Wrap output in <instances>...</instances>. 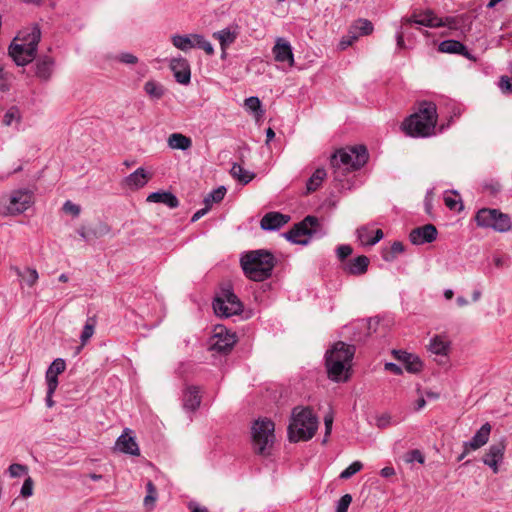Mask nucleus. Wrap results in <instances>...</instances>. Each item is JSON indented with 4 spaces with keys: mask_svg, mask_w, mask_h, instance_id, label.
Listing matches in <instances>:
<instances>
[{
    "mask_svg": "<svg viewBox=\"0 0 512 512\" xmlns=\"http://www.w3.org/2000/svg\"><path fill=\"white\" fill-rule=\"evenodd\" d=\"M437 118L436 105L423 101L419 103L418 110L404 120L402 128L411 137H429L434 134Z\"/></svg>",
    "mask_w": 512,
    "mask_h": 512,
    "instance_id": "f257e3e1",
    "label": "nucleus"
},
{
    "mask_svg": "<svg viewBox=\"0 0 512 512\" xmlns=\"http://www.w3.org/2000/svg\"><path fill=\"white\" fill-rule=\"evenodd\" d=\"M41 30L37 24L22 29L9 47V55L19 66L30 63L37 51Z\"/></svg>",
    "mask_w": 512,
    "mask_h": 512,
    "instance_id": "f03ea898",
    "label": "nucleus"
},
{
    "mask_svg": "<svg viewBox=\"0 0 512 512\" xmlns=\"http://www.w3.org/2000/svg\"><path fill=\"white\" fill-rule=\"evenodd\" d=\"M318 417L309 407H294L287 428L288 440L292 443L312 439L318 429Z\"/></svg>",
    "mask_w": 512,
    "mask_h": 512,
    "instance_id": "7ed1b4c3",
    "label": "nucleus"
},
{
    "mask_svg": "<svg viewBox=\"0 0 512 512\" xmlns=\"http://www.w3.org/2000/svg\"><path fill=\"white\" fill-rule=\"evenodd\" d=\"M367 160L368 152L363 145L337 150L330 159L334 179L342 181L346 173L360 169Z\"/></svg>",
    "mask_w": 512,
    "mask_h": 512,
    "instance_id": "20e7f679",
    "label": "nucleus"
},
{
    "mask_svg": "<svg viewBox=\"0 0 512 512\" xmlns=\"http://www.w3.org/2000/svg\"><path fill=\"white\" fill-rule=\"evenodd\" d=\"M244 274L253 281H263L271 276L275 266L274 256L266 250H255L241 257Z\"/></svg>",
    "mask_w": 512,
    "mask_h": 512,
    "instance_id": "39448f33",
    "label": "nucleus"
},
{
    "mask_svg": "<svg viewBox=\"0 0 512 512\" xmlns=\"http://www.w3.org/2000/svg\"><path fill=\"white\" fill-rule=\"evenodd\" d=\"M275 424L269 418H259L254 421L251 427L252 443L254 451L262 456L270 454L274 443Z\"/></svg>",
    "mask_w": 512,
    "mask_h": 512,
    "instance_id": "423d86ee",
    "label": "nucleus"
},
{
    "mask_svg": "<svg viewBox=\"0 0 512 512\" xmlns=\"http://www.w3.org/2000/svg\"><path fill=\"white\" fill-rule=\"evenodd\" d=\"M403 25L418 24L430 28L447 27L450 30H457L463 24V18L460 16L438 17L432 10L427 9L418 14L414 13L410 17L401 20Z\"/></svg>",
    "mask_w": 512,
    "mask_h": 512,
    "instance_id": "0eeeda50",
    "label": "nucleus"
},
{
    "mask_svg": "<svg viewBox=\"0 0 512 512\" xmlns=\"http://www.w3.org/2000/svg\"><path fill=\"white\" fill-rule=\"evenodd\" d=\"M322 234L318 218L309 215L284 236L292 243L307 245L313 237H321Z\"/></svg>",
    "mask_w": 512,
    "mask_h": 512,
    "instance_id": "6e6552de",
    "label": "nucleus"
},
{
    "mask_svg": "<svg viewBox=\"0 0 512 512\" xmlns=\"http://www.w3.org/2000/svg\"><path fill=\"white\" fill-rule=\"evenodd\" d=\"M213 310L217 317H231L243 310L239 298L230 290H223L213 301Z\"/></svg>",
    "mask_w": 512,
    "mask_h": 512,
    "instance_id": "1a4fd4ad",
    "label": "nucleus"
},
{
    "mask_svg": "<svg viewBox=\"0 0 512 512\" xmlns=\"http://www.w3.org/2000/svg\"><path fill=\"white\" fill-rule=\"evenodd\" d=\"M210 339V350L226 354L232 350L237 342L236 334L230 332L224 325L217 324Z\"/></svg>",
    "mask_w": 512,
    "mask_h": 512,
    "instance_id": "9d476101",
    "label": "nucleus"
},
{
    "mask_svg": "<svg viewBox=\"0 0 512 512\" xmlns=\"http://www.w3.org/2000/svg\"><path fill=\"white\" fill-rule=\"evenodd\" d=\"M482 227L505 233L511 230L512 222L508 214L498 209L482 208Z\"/></svg>",
    "mask_w": 512,
    "mask_h": 512,
    "instance_id": "9b49d317",
    "label": "nucleus"
},
{
    "mask_svg": "<svg viewBox=\"0 0 512 512\" xmlns=\"http://www.w3.org/2000/svg\"><path fill=\"white\" fill-rule=\"evenodd\" d=\"M5 213L15 215L26 211L32 204V194L26 190H17L2 199Z\"/></svg>",
    "mask_w": 512,
    "mask_h": 512,
    "instance_id": "f8f14e48",
    "label": "nucleus"
},
{
    "mask_svg": "<svg viewBox=\"0 0 512 512\" xmlns=\"http://www.w3.org/2000/svg\"><path fill=\"white\" fill-rule=\"evenodd\" d=\"M506 450V441L504 438L492 444L485 455L482 457V462L487 465L494 474L500 470V465L504 460V453Z\"/></svg>",
    "mask_w": 512,
    "mask_h": 512,
    "instance_id": "ddd939ff",
    "label": "nucleus"
},
{
    "mask_svg": "<svg viewBox=\"0 0 512 512\" xmlns=\"http://www.w3.org/2000/svg\"><path fill=\"white\" fill-rule=\"evenodd\" d=\"M325 367L330 380L335 382H345L348 380V372L351 368V363L334 360L330 356L325 357Z\"/></svg>",
    "mask_w": 512,
    "mask_h": 512,
    "instance_id": "4468645a",
    "label": "nucleus"
},
{
    "mask_svg": "<svg viewBox=\"0 0 512 512\" xmlns=\"http://www.w3.org/2000/svg\"><path fill=\"white\" fill-rule=\"evenodd\" d=\"M272 54L276 62L287 64L289 67L294 65V54L292 46L288 40L278 37L272 48Z\"/></svg>",
    "mask_w": 512,
    "mask_h": 512,
    "instance_id": "2eb2a0df",
    "label": "nucleus"
},
{
    "mask_svg": "<svg viewBox=\"0 0 512 512\" xmlns=\"http://www.w3.org/2000/svg\"><path fill=\"white\" fill-rule=\"evenodd\" d=\"M169 67L176 81L182 85H188L191 81V69L189 62L183 57L172 58Z\"/></svg>",
    "mask_w": 512,
    "mask_h": 512,
    "instance_id": "dca6fc26",
    "label": "nucleus"
},
{
    "mask_svg": "<svg viewBox=\"0 0 512 512\" xmlns=\"http://www.w3.org/2000/svg\"><path fill=\"white\" fill-rule=\"evenodd\" d=\"M355 346L338 341L325 353V357H332L334 360L351 363L355 354Z\"/></svg>",
    "mask_w": 512,
    "mask_h": 512,
    "instance_id": "f3484780",
    "label": "nucleus"
},
{
    "mask_svg": "<svg viewBox=\"0 0 512 512\" xmlns=\"http://www.w3.org/2000/svg\"><path fill=\"white\" fill-rule=\"evenodd\" d=\"M393 357L401 362L409 373H419L423 368V362L419 356L404 350H392Z\"/></svg>",
    "mask_w": 512,
    "mask_h": 512,
    "instance_id": "a211bd4d",
    "label": "nucleus"
},
{
    "mask_svg": "<svg viewBox=\"0 0 512 512\" xmlns=\"http://www.w3.org/2000/svg\"><path fill=\"white\" fill-rule=\"evenodd\" d=\"M240 34V27L238 24H230L222 30L216 31L212 37L219 41L221 50L225 53L226 49L233 44Z\"/></svg>",
    "mask_w": 512,
    "mask_h": 512,
    "instance_id": "6ab92c4d",
    "label": "nucleus"
},
{
    "mask_svg": "<svg viewBox=\"0 0 512 512\" xmlns=\"http://www.w3.org/2000/svg\"><path fill=\"white\" fill-rule=\"evenodd\" d=\"M437 237V229L432 224H426L413 229L409 234L410 241L415 245L431 243Z\"/></svg>",
    "mask_w": 512,
    "mask_h": 512,
    "instance_id": "aec40b11",
    "label": "nucleus"
},
{
    "mask_svg": "<svg viewBox=\"0 0 512 512\" xmlns=\"http://www.w3.org/2000/svg\"><path fill=\"white\" fill-rule=\"evenodd\" d=\"M66 369V362L62 358H56L48 367L45 375L47 387L50 393H54L58 386V375Z\"/></svg>",
    "mask_w": 512,
    "mask_h": 512,
    "instance_id": "412c9836",
    "label": "nucleus"
},
{
    "mask_svg": "<svg viewBox=\"0 0 512 512\" xmlns=\"http://www.w3.org/2000/svg\"><path fill=\"white\" fill-rule=\"evenodd\" d=\"M290 221V216L280 212H269L263 216L260 226L263 230H277Z\"/></svg>",
    "mask_w": 512,
    "mask_h": 512,
    "instance_id": "4be33fe9",
    "label": "nucleus"
},
{
    "mask_svg": "<svg viewBox=\"0 0 512 512\" xmlns=\"http://www.w3.org/2000/svg\"><path fill=\"white\" fill-rule=\"evenodd\" d=\"M369 263V258L365 255H361L344 262L342 264V269L347 274L360 276L367 272Z\"/></svg>",
    "mask_w": 512,
    "mask_h": 512,
    "instance_id": "5701e85b",
    "label": "nucleus"
},
{
    "mask_svg": "<svg viewBox=\"0 0 512 512\" xmlns=\"http://www.w3.org/2000/svg\"><path fill=\"white\" fill-rule=\"evenodd\" d=\"M151 178L144 168H138L123 180V185L130 190L143 188Z\"/></svg>",
    "mask_w": 512,
    "mask_h": 512,
    "instance_id": "b1692460",
    "label": "nucleus"
},
{
    "mask_svg": "<svg viewBox=\"0 0 512 512\" xmlns=\"http://www.w3.org/2000/svg\"><path fill=\"white\" fill-rule=\"evenodd\" d=\"M357 238L362 245H375L383 238V232L381 229L375 231L369 226H361L357 229Z\"/></svg>",
    "mask_w": 512,
    "mask_h": 512,
    "instance_id": "393cba45",
    "label": "nucleus"
},
{
    "mask_svg": "<svg viewBox=\"0 0 512 512\" xmlns=\"http://www.w3.org/2000/svg\"><path fill=\"white\" fill-rule=\"evenodd\" d=\"M116 448L125 454L139 456L140 450L138 444L136 443L135 437L123 433L121 434L116 441Z\"/></svg>",
    "mask_w": 512,
    "mask_h": 512,
    "instance_id": "a878e982",
    "label": "nucleus"
},
{
    "mask_svg": "<svg viewBox=\"0 0 512 512\" xmlns=\"http://www.w3.org/2000/svg\"><path fill=\"white\" fill-rule=\"evenodd\" d=\"M201 404L200 390L198 386H189L183 394V407L188 411H196Z\"/></svg>",
    "mask_w": 512,
    "mask_h": 512,
    "instance_id": "bb28decb",
    "label": "nucleus"
},
{
    "mask_svg": "<svg viewBox=\"0 0 512 512\" xmlns=\"http://www.w3.org/2000/svg\"><path fill=\"white\" fill-rule=\"evenodd\" d=\"M438 50L442 53H448V54H461L465 56L468 59H472L471 54L468 52L466 47L457 40H444L442 41L439 46Z\"/></svg>",
    "mask_w": 512,
    "mask_h": 512,
    "instance_id": "cd10ccee",
    "label": "nucleus"
},
{
    "mask_svg": "<svg viewBox=\"0 0 512 512\" xmlns=\"http://www.w3.org/2000/svg\"><path fill=\"white\" fill-rule=\"evenodd\" d=\"M16 275L20 280V286L23 289L25 286L32 288L39 279V274L36 269L25 267L24 269L14 268Z\"/></svg>",
    "mask_w": 512,
    "mask_h": 512,
    "instance_id": "c85d7f7f",
    "label": "nucleus"
},
{
    "mask_svg": "<svg viewBox=\"0 0 512 512\" xmlns=\"http://www.w3.org/2000/svg\"><path fill=\"white\" fill-rule=\"evenodd\" d=\"M147 202L162 203L169 208H176L179 205L177 197L171 192H153L148 195Z\"/></svg>",
    "mask_w": 512,
    "mask_h": 512,
    "instance_id": "c756f323",
    "label": "nucleus"
},
{
    "mask_svg": "<svg viewBox=\"0 0 512 512\" xmlns=\"http://www.w3.org/2000/svg\"><path fill=\"white\" fill-rule=\"evenodd\" d=\"M54 61L49 56H43L36 62V76L40 79L47 81L50 79L53 72Z\"/></svg>",
    "mask_w": 512,
    "mask_h": 512,
    "instance_id": "7c9ffc66",
    "label": "nucleus"
},
{
    "mask_svg": "<svg viewBox=\"0 0 512 512\" xmlns=\"http://www.w3.org/2000/svg\"><path fill=\"white\" fill-rule=\"evenodd\" d=\"M167 143L171 149L182 151L188 150L192 146V140L181 133H172L168 137Z\"/></svg>",
    "mask_w": 512,
    "mask_h": 512,
    "instance_id": "2f4dec72",
    "label": "nucleus"
},
{
    "mask_svg": "<svg viewBox=\"0 0 512 512\" xmlns=\"http://www.w3.org/2000/svg\"><path fill=\"white\" fill-rule=\"evenodd\" d=\"M194 33L187 35L175 34L171 36V42L177 49L187 52L194 48Z\"/></svg>",
    "mask_w": 512,
    "mask_h": 512,
    "instance_id": "473e14b6",
    "label": "nucleus"
},
{
    "mask_svg": "<svg viewBox=\"0 0 512 512\" xmlns=\"http://www.w3.org/2000/svg\"><path fill=\"white\" fill-rule=\"evenodd\" d=\"M230 173L233 178L237 179L239 182L243 184L249 183L254 178V173L244 169L239 164H233Z\"/></svg>",
    "mask_w": 512,
    "mask_h": 512,
    "instance_id": "72a5a7b5",
    "label": "nucleus"
},
{
    "mask_svg": "<svg viewBox=\"0 0 512 512\" xmlns=\"http://www.w3.org/2000/svg\"><path fill=\"white\" fill-rule=\"evenodd\" d=\"M444 203L452 211H461L463 209L461 197L456 191H447L444 194Z\"/></svg>",
    "mask_w": 512,
    "mask_h": 512,
    "instance_id": "f704fd0d",
    "label": "nucleus"
},
{
    "mask_svg": "<svg viewBox=\"0 0 512 512\" xmlns=\"http://www.w3.org/2000/svg\"><path fill=\"white\" fill-rule=\"evenodd\" d=\"M326 177V171L323 168H318L315 170V172L312 174V176L309 178L306 184L307 192H314L316 191L324 178Z\"/></svg>",
    "mask_w": 512,
    "mask_h": 512,
    "instance_id": "c9c22d12",
    "label": "nucleus"
},
{
    "mask_svg": "<svg viewBox=\"0 0 512 512\" xmlns=\"http://www.w3.org/2000/svg\"><path fill=\"white\" fill-rule=\"evenodd\" d=\"M144 91L150 98L155 100L160 99L164 95L163 86L154 80H149L144 84Z\"/></svg>",
    "mask_w": 512,
    "mask_h": 512,
    "instance_id": "e433bc0d",
    "label": "nucleus"
},
{
    "mask_svg": "<svg viewBox=\"0 0 512 512\" xmlns=\"http://www.w3.org/2000/svg\"><path fill=\"white\" fill-rule=\"evenodd\" d=\"M21 122V113L16 106L10 107L3 116V124L6 126L15 125L18 127Z\"/></svg>",
    "mask_w": 512,
    "mask_h": 512,
    "instance_id": "4c0bfd02",
    "label": "nucleus"
},
{
    "mask_svg": "<svg viewBox=\"0 0 512 512\" xmlns=\"http://www.w3.org/2000/svg\"><path fill=\"white\" fill-rule=\"evenodd\" d=\"M478 448H480V429L475 431L470 441L464 442L463 452L457 457V461H462L471 450H477Z\"/></svg>",
    "mask_w": 512,
    "mask_h": 512,
    "instance_id": "58836bf2",
    "label": "nucleus"
},
{
    "mask_svg": "<svg viewBox=\"0 0 512 512\" xmlns=\"http://www.w3.org/2000/svg\"><path fill=\"white\" fill-rule=\"evenodd\" d=\"M351 30H354L360 36L369 35L373 31V25L371 21L367 19H358L356 20L350 27Z\"/></svg>",
    "mask_w": 512,
    "mask_h": 512,
    "instance_id": "ea45409f",
    "label": "nucleus"
},
{
    "mask_svg": "<svg viewBox=\"0 0 512 512\" xmlns=\"http://www.w3.org/2000/svg\"><path fill=\"white\" fill-rule=\"evenodd\" d=\"M430 351L437 355H446L448 351V343L441 339L439 336H435L431 339L429 345Z\"/></svg>",
    "mask_w": 512,
    "mask_h": 512,
    "instance_id": "a19ab883",
    "label": "nucleus"
},
{
    "mask_svg": "<svg viewBox=\"0 0 512 512\" xmlns=\"http://www.w3.org/2000/svg\"><path fill=\"white\" fill-rule=\"evenodd\" d=\"M194 48H199L205 51L207 55L214 54L212 44L201 34L194 33Z\"/></svg>",
    "mask_w": 512,
    "mask_h": 512,
    "instance_id": "79ce46f5",
    "label": "nucleus"
},
{
    "mask_svg": "<svg viewBox=\"0 0 512 512\" xmlns=\"http://www.w3.org/2000/svg\"><path fill=\"white\" fill-rule=\"evenodd\" d=\"M95 332V325L91 322H86V324L83 327V330L80 334V341L81 345L77 347V353L81 351V349L89 342L91 337L93 336Z\"/></svg>",
    "mask_w": 512,
    "mask_h": 512,
    "instance_id": "37998d69",
    "label": "nucleus"
},
{
    "mask_svg": "<svg viewBox=\"0 0 512 512\" xmlns=\"http://www.w3.org/2000/svg\"><path fill=\"white\" fill-rule=\"evenodd\" d=\"M226 191L227 190L224 186H220L217 189L213 190L205 197V199H204L205 205L211 207L212 203L220 202L224 198Z\"/></svg>",
    "mask_w": 512,
    "mask_h": 512,
    "instance_id": "c03bdc74",
    "label": "nucleus"
},
{
    "mask_svg": "<svg viewBox=\"0 0 512 512\" xmlns=\"http://www.w3.org/2000/svg\"><path fill=\"white\" fill-rule=\"evenodd\" d=\"M362 467H363V464L361 462L355 461V462L351 463L346 469H344L340 473V478L341 479H349L354 474L359 472L362 469Z\"/></svg>",
    "mask_w": 512,
    "mask_h": 512,
    "instance_id": "a18cd8bd",
    "label": "nucleus"
},
{
    "mask_svg": "<svg viewBox=\"0 0 512 512\" xmlns=\"http://www.w3.org/2000/svg\"><path fill=\"white\" fill-rule=\"evenodd\" d=\"M12 80V75L7 72L2 65H0V91L5 92L9 90Z\"/></svg>",
    "mask_w": 512,
    "mask_h": 512,
    "instance_id": "49530a36",
    "label": "nucleus"
},
{
    "mask_svg": "<svg viewBox=\"0 0 512 512\" xmlns=\"http://www.w3.org/2000/svg\"><path fill=\"white\" fill-rule=\"evenodd\" d=\"M359 38V34H357L354 30L349 29L348 34L344 36L340 43L339 47L341 50H344L351 46L357 39Z\"/></svg>",
    "mask_w": 512,
    "mask_h": 512,
    "instance_id": "de8ad7c7",
    "label": "nucleus"
},
{
    "mask_svg": "<svg viewBox=\"0 0 512 512\" xmlns=\"http://www.w3.org/2000/svg\"><path fill=\"white\" fill-rule=\"evenodd\" d=\"M114 60L127 65H134L138 63V58L134 54L129 52H121L115 55Z\"/></svg>",
    "mask_w": 512,
    "mask_h": 512,
    "instance_id": "09e8293b",
    "label": "nucleus"
},
{
    "mask_svg": "<svg viewBox=\"0 0 512 512\" xmlns=\"http://www.w3.org/2000/svg\"><path fill=\"white\" fill-rule=\"evenodd\" d=\"M146 489H147V495L144 498V505L149 506L150 503L153 504L155 502L156 496H157V490H156L155 485L152 483V481L147 482Z\"/></svg>",
    "mask_w": 512,
    "mask_h": 512,
    "instance_id": "8fccbe9b",
    "label": "nucleus"
},
{
    "mask_svg": "<svg viewBox=\"0 0 512 512\" xmlns=\"http://www.w3.org/2000/svg\"><path fill=\"white\" fill-rule=\"evenodd\" d=\"M353 252V249L350 245L343 244L337 247L336 254L338 259L344 263L347 257H349Z\"/></svg>",
    "mask_w": 512,
    "mask_h": 512,
    "instance_id": "3c124183",
    "label": "nucleus"
},
{
    "mask_svg": "<svg viewBox=\"0 0 512 512\" xmlns=\"http://www.w3.org/2000/svg\"><path fill=\"white\" fill-rule=\"evenodd\" d=\"M352 502V496L350 494L343 495L337 502L336 512H347Z\"/></svg>",
    "mask_w": 512,
    "mask_h": 512,
    "instance_id": "603ef678",
    "label": "nucleus"
},
{
    "mask_svg": "<svg viewBox=\"0 0 512 512\" xmlns=\"http://www.w3.org/2000/svg\"><path fill=\"white\" fill-rule=\"evenodd\" d=\"M498 86L502 93L512 94V78L508 76H501Z\"/></svg>",
    "mask_w": 512,
    "mask_h": 512,
    "instance_id": "864d4df0",
    "label": "nucleus"
},
{
    "mask_svg": "<svg viewBox=\"0 0 512 512\" xmlns=\"http://www.w3.org/2000/svg\"><path fill=\"white\" fill-rule=\"evenodd\" d=\"M244 106L249 111L257 112L261 108V102L258 97L251 96L245 99Z\"/></svg>",
    "mask_w": 512,
    "mask_h": 512,
    "instance_id": "5fc2aeb1",
    "label": "nucleus"
},
{
    "mask_svg": "<svg viewBox=\"0 0 512 512\" xmlns=\"http://www.w3.org/2000/svg\"><path fill=\"white\" fill-rule=\"evenodd\" d=\"M33 487H34V482H33L32 478L31 477L26 478L21 487V491H20L21 496L24 498H28V497L32 496Z\"/></svg>",
    "mask_w": 512,
    "mask_h": 512,
    "instance_id": "6e6d98bb",
    "label": "nucleus"
},
{
    "mask_svg": "<svg viewBox=\"0 0 512 512\" xmlns=\"http://www.w3.org/2000/svg\"><path fill=\"white\" fill-rule=\"evenodd\" d=\"M11 477H19L24 473H27L28 468L25 465L13 463L8 468Z\"/></svg>",
    "mask_w": 512,
    "mask_h": 512,
    "instance_id": "4d7b16f0",
    "label": "nucleus"
},
{
    "mask_svg": "<svg viewBox=\"0 0 512 512\" xmlns=\"http://www.w3.org/2000/svg\"><path fill=\"white\" fill-rule=\"evenodd\" d=\"M63 211L77 217L80 214L81 209L79 205L68 200L63 205Z\"/></svg>",
    "mask_w": 512,
    "mask_h": 512,
    "instance_id": "13d9d810",
    "label": "nucleus"
},
{
    "mask_svg": "<svg viewBox=\"0 0 512 512\" xmlns=\"http://www.w3.org/2000/svg\"><path fill=\"white\" fill-rule=\"evenodd\" d=\"M324 425H325V434H324V438H323L322 442L326 443L328 440V437L330 436L331 431H332V425H333V415L332 414L325 415Z\"/></svg>",
    "mask_w": 512,
    "mask_h": 512,
    "instance_id": "bf43d9fd",
    "label": "nucleus"
},
{
    "mask_svg": "<svg viewBox=\"0 0 512 512\" xmlns=\"http://www.w3.org/2000/svg\"><path fill=\"white\" fill-rule=\"evenodd\" d=\"M489 190L492 195L497 194L501 190V184L497 180H491L482 185V190Z\"/></svg>",
    "mask_w": 512,
    "mask_h": 512,
    "instance_id": "052dcab7",
    "label": "nucleus"
},
{
    "mask_svg": "<svg viewBox=\"0 0 512 512\" xmlns=\"http://www.w3.org/2000/svg\"><path fill=\"white\" fill-rule=\"evenodd\" d=\"M407 461H409V462L417 461L418 463H423L424 462V456L421 453V451H419L418 449L411 450L408 453Z\"/></svg>",
    "mask_w": 512,
    "mask_h": 512,
    "instance_id": "680f3d73",
    "label": "nucleus"
},
{
    "mask_svg": "<svg viewBox=\"0 0 512 512\" xmlns=\"http://www.w3.org/2000/svg\"><path fill=\"white\" fill-rule=\"evenodd\" d=\"M404 26L405 25H401L397 32H396V42H397V48L399 49H402L405 47V42H404V34H405V31H404Z\"/></svg>",
    "mask_w": 512,
    "mask_h": 512,
    "instance_id": "e2e57ef3",
    "label": "nucleus"
},
{
    "mask_svg": "<svg viewBox=\"0 0 512 512\" xmlns=\"http://www.w3.org/2000/svg\"><path fill=\"white\" fill-rule=\"evenodd\" d=\"M384 368H385V370H387L395 375H401L403 373L402 368L393 362L385 363Z\"/></svg>",
    "mask_w": 512,
    "mask_h": 512,
    "instance_id": "0e129e2a",
    "label": "nucleus"
},
{
    "mask_svg": "<svg viewBox=\"0 0 512 512\" xmlns=\"http://www.w3.org/2000/svg\"><path fill=\"white\" fill-rule=\"evenodd\" d=\"M491 431V425L485 423L482 425V446H484L489 440V434Z\"/></svg>",
    "mask_w": 512,
    "mask_h": 512,
    "instance_id": "69168bd1",
    "label": "nucleus"
},
{
    "mask_svg": "<svg viewBox=\"0 0 512 512\" xmlns=\"http://www.w3.org/2000/svg\"><path fill=\"white\" fill-rule=\"evenodd\" d=\"M432 200H433V191L429 190V191H427L426 196H425V210L427 213H430V211L432 209Z\"/></svg>",
    "mask_w": 512,
    "mask_h": 512,
    "instance_id": "338daca9",
    "label": "nucleus"
},
{
    "mask_svg": "<svg viewBox=\"0 0 512 512\" xmlns=\"http://www.w3.org/2000/svg\"><path fill=\"white\" fill-rule=\"evenodd\" d=\"M190 512H209V510L206 507H201L196 503L191 502L189 504Z\"/></svg>",
    "mask_w": 512,
    "mask_h": 512,
    "instance_id": "774afa93",
    "label": "nucleus"
}]
</instances>
